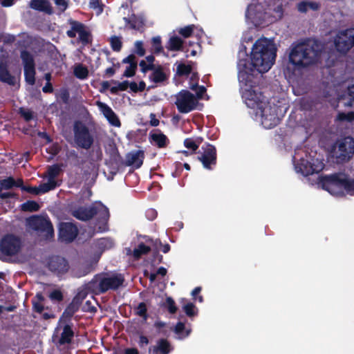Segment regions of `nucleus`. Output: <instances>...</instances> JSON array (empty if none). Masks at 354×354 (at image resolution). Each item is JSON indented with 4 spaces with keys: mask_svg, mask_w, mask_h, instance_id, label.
Here are the masks:
<instances>
[{
    "mask_svg": "<svg viewBox=\"0 0 354 354\" xmlns=\"http://www.w3.org/2000/svg\"><path fill=\"white\" fill-rule=\"evenodd\" d=\"M322 46L316 39H308L292 46L289 53V62L297 68L315 64L320 57Z\"/></svg>",
    "mask_w": 354,
    "mask_h": 354,
    "instance_id": "1",
    "label": "nucleus"
},
{
    "mask_svg": "<svg viewBox=\"0 0 354 354\" xmlns=\"http://www.w3.org/2000/svg\"><path fill=\"white\" fill-rule=\"evenodd\" d=\"M277 57V48L267 38L257 39L253 45L250 54V64L257 73L268 72L274 64Z\"/></svg>",
    "mask_w": 354,
    "mask_h": 354,
    "instance_id": "2",
    "label": "nucleus"
},
{
    "mask_svg": "<svg viewBox=\"0 0 354 354\" xmlns=\"http://www.w3.org/2000/svg\"><path fill=\"white\" fill-rule=\"evenodd\" d=\"M71 215L82 221H88L97 216L99 231L104 232L108 230L109 211L101 202H95L88 206H78L71 210Z\"/></svg>",
    "mask_w": 354,
    "mask_h": 354,
    "instance_id": "3",
    "label": "nucleus"
},
{
    "mask_svg": "<svg viewBox=\"0 0 354 354\" xmlns=\"http://www.w3.org/2000/svg\"><path fill=\"white\" fill-rule=\"evenodd\" d=\"M124 282V277L121 274H109L106 272H101L94 276L89 283V286L95 292L103 294L110 290H118Z\"/></svg>",
    "mask_w": 354,
    "mask_h": 354,
    "instance_id": "4",
    "label": "nucleus"
},
{
    "mask_svg": "<svg viewBox=\"0 0 354 354\" xmlns=\"http://www.w3.org/2000/svg\"><path fill=\"white\" fill-rule=\"evenodd\" d=\"M238 77L240 84L248 87L244 89L241 87L243 90L242 97H245L246 100L254 101L255 93L252 89V86L255 75L254 73L257 71L254 68H252V66L250 64V61L248 59H240L238 62Z\"/></svg>",
    "mask_w": 354,
    "mask_h": 354,
    "instance_id": "5",
    "label": "nucleus"
},
{
    "mask_svg": "<svg viewBox=\"0 0 354 354\" xmlns=\"http://www.w3.org/2000/svg\"><path fill=\"white\" fill-rule=\"evenodd\" d=\"M63 324L62 328V331L60 335L53 333L52 340L57 349L61 354H67L70 349V345L73 342L75 333L73 330V324L61 322L59 325Z\"/></svg>",
    "mask_w": 354,
    "mask_h": 354,
    "instance_id": "6",
    "label": "nucleus"
},
{
    "mask_svg": "<svg viewBox=\"0 0 354 354\" xmlns=\"http://www.w3.org/2000/svg\"><path fill=\"white\" fill-rule=\"evenodd\" d=\"M26 226L37 232H46V239L53 238L54 230L52 223L48 217L41 215H32L26 218Z\"/></svg>",
    "mask_w": 354,
    "mask_h": 354,
    "instance_id": "7",
    "label": "nucleus"
},
{
    "mask_svg": "<svg viewBox=\"0 0 354 354\" xmlns=\"http://www.w3.org/2000/svg\"><path fill=\"white\" fill-rule=\"evenodd\" d=\"M21 247V239L13 234L4 235L0 241V252L6 257H12L17 254Z\"/></svg>",
    "mask_w": 354,
    "mask_h": 354,
    "instance_id": "8",
    "label": "nucleus"
},
{
    "mask_svg": "<svg viewBox=\"0 0 354 354\" xmlns=\"http://www.w3.org/2000/svg\"><path fill=\"white\" fill-rule=\"evenodd\" d=\"M74 138L76 144L81 148L88 149L93 144V138L88 128L81 121H75L73 124Z\"/></svg>",
    "mask_w": 354,
    "mask_h": 354,
    "instance_id": "9",
    "label": "nucleus"
},
{
    "mask_svg": "<svg viewBox=\"0 0 354 354\" xmlns=\"http://www.w3.org/2000/svg\"><path fill=\"white\" fill-rule=\"evenodd\" d=\"M175 104L180 113H187L196 108L198 100L189 91L182 90L176 95Z\"/></svg>",
    "mask_w": 354,
    "mask_h": 354,
    "instance_id": "10",
    "label": "nucleus"
},
{
    "mask_svg": "<svg viewBox=\"0 0 354 354\" xmlns=\"http://www.w3.org/2000/svg\"><path fill=\"white\" fill-rule=\"evenodd\" d=\"M346 180V176L342 173L321 176L319 178L322 188L330 193L336 187L344 188Z\"/></svg>",
    "mask_w": 354,
    "mask_h": 354,
    "instance_id": "11",
    "label": "nucleus"
},
{
    "mask_svg": "<svg viewBox=\"0 0 354 354\" xmlns=\"http://www.w3.org/2000/svg\"><path fill=\"white\" fill-rule=\"evenodd\" d=\"M354 46V30L346 29L337 35L335 39L336 50L346 54Z\"/></svg>",
    "mask_w": 354,
    "mask_h": 354,
    "instance_id": "12",
    "label": "nucleus"
},
{
    "mask_svg": "<svg viewBox=\"0 0 354 354\" xmlns=\"http://www.w3.org/2000/svg\"><path fill=\"white\" fill-rule=\"evenodd\" d=\"M203 152L198 156L203 167L208 170H212L217 162V153L216 147L211 145L207 144L205 147H202Z\"/></svg>",
    "mask_w": 354,
    "mask_h": 354,
    "instance_id": "13",
    "label": "nucleus"
},
{
    "mask_svg": "<svg viewBox=\"0 0 354 354\" xmlns=\"http://www.w3.org/2000/svg\"><path fill=\"white\" fill-rule=\"evenodd\" d=\"M339 155L337 158L339 162H347L354 156V138L346 136L340 142L338 146Z\"/></svg>",
    "mask_w": 354,
    "mask_h": 354,
    "instance_id": "14",
    "label": "nucleus"
},
{
    "mask_svg": "<svg viewBox=\"0 0 354 354\" xmlns=\"http://www.w3.org/2000/svg\"><path fill=\"white\" fill-rule=\"evenodd\" d=\"M69 268L68 261L62 257L54 255L50 257L48 259V270L57 276H62L66 274L68 271Z\"/></svg>",
    "mask_w": 354,
    "mask_h": 354,
    "instance_id": "15",
    "label": "nucleus"
},
{
    "mask_svg": "<svg viewBox=\"0 0 354 354\" xmlns=\"http://www.w3.org/2000/svg\"><path fill=\"white\" fill-rule=\"evenodd\" d=\"M77 227L72 223H61L59 227V238L66 243L73 242L78 234Z\"/></svg>",
    "mask_w": 354,
    "mask_h": 354,
    "instance_id": "16",
    "label": "nucleus"
},
{
    "mask_svg": "<svg viewBox=\"0 0 354 354\" xmlns=\"http://www.w3.org/2000/svg\"><path fill=\"white\" fill-rule=\"evenodd\" d=\"M277 107L264 108L262 110L261 122L266 129H272L279 122V118L276 113Z\"/></svg>",
    "mask_w": 354,
    "mask_h": 354,
    "instance_id": "17",
    "label": "nucleus"
},
{
    "mask_svg": "<svg viewBox=\"0 0 354 354\" xmlns=\"http://www.w3.org/2000/svg\"><path fill=\"white\" fill-rule=\"evenodd\" d=\"M81 303L82 301L80 298L75 297L64 310L59 319V324L61 322L72 323V317L79 310Z\"/></svg>",
    "mask_w": 354,
    "mask_h": 354,
    "instance_id": "18",
    "label": "nucleus"
},
{
    "mask_svg": "<svg viewBox=\"0 0 354 354\" xmlns=\"http://www.w3.org/2000/svg\"><path fill=\"white\" fill-rule=\"evenodd\" d=\"M97 105L104 116L112 126L116 127L121 126L120 119L109 105L100 101L97 102Z\"/></svg>",
    "mask_w": 354,
    "mask_h": 354,
    "instance_id": "19",
    "label": "nucleus"
},
{
    "mask_svg": "<svg viewBox=\"0 0 354 354\" xmlns=\"http://www.w3.org/2000/svg\"><path fill=\"white\" fill-rule=\"evenodd\" d=\"M145 153L142 150L132 151L126 155L125 166L139 169L143 164Z\"/></svg>",
    "mask_w": 354,
    "mask_h": 354,
    "instance_id": "20",
    "label": "nucleus"
},
{
    "mask_svg": "<svg viewBox=\"0 0 354 354\" xmlns=\"http://www.w3.org/2000/svg\"><path fill=\"white\" fill-rule=\"evenodd\" d=\"M173 350L171 343L165 338L157 340L156 345L149 348V352L153 354H169Z\"/></svg>",
    "mask_w": 354,
    "mask_h": 354,
    "instance_id": "21",
    "label": "nucleus"
},
{
    "mask_svg": "<svg viewBox=\"0 0 354 354\" xmlns=\"http://www.w3.org/2000/svg\"><path fill=\"white\" fill-rule=\"evenodd\" d=\"M122 63L129 64V66L124 71L123 76L126 77H133L136 75L138 68V61L136 56L133 54H130L122 60Z\"/></svg>",
    "mask_w": 354,
    "mask_h": 354,
    "instance_id": "22",
    "label": "nucleus"
},
{
    "mask_svg": "<svg viewBox=\"0 0 354 354\" xmlns=\"http://www.w3.org/2000/svg\"><path fill=\"white\" fill-rule=\"evenodd\" d=\"M106 165L113 170V174H116L119 171L121 167L125 166V160H123L118 151L111 153L109 160L106 162Z\"/></svg>",
    "mask_w": 354,
    "mask_h": 354,
    "instance_id": "23",
    "label": "nucleus"
},
{
    "mask_svg": "<svg viewBox=\"0 0 354 354\" xmlns=\"http://www.w3.org/2000/svg\"><path fill=\"white\" fill-rule=\"evenodd\" d=\"M150 142L158 148H165L169 143L167 137L159 129H156L154 132L149 133Z\"/></svg>",
    "mask_w": 354,
    "mask_h": 354,
    "instance_id": "24",
    "label": "nucleus"
},
{
    "mask_svg": "<svg viewBox=\"0 0 354 354\" xmlns=\"http://www.w3.org/2000/svg\"><path fill=\"white\" fill-rule=\"evenodd\" d=\"M0 81L10 86L15 84V77L9 71L6 62H0Z\"/></svg>",
    "mask_w": 354,
    "mask_h": 354,
    "instance_id": "25",
    "label": "nucleus"
},
{
    "mask_svg": "<svg viewBox=\"0 0 354 354\" xmlns=\"http://www.w3.org/2000/svg\"><path fill=\"white\" fill-rule=\"evenodd\" d=\"M30 7L35 10L44 12L48 15L53 13V8L48 0H31Z\"/></svg>",
    "mask_w": 354,
    "mask_h": 354,
    "instance_id": "26",
    "label": "nucleus"
},
{
    "mask_svg": "<svg viewBox=\"0 0 354 354\" xmlns=\"http://www.w3.org/2000/svg\"><path fill=\"white\" fill-rule=\"evenodd\" d=\"M152 71L153 72L149 76L151 82L155 84H160L167 80L168 75L163 71V68L161 66H155Z\"/></svg>",
    "mask_w": 354,
    "mask_h": 354,
    "instance_id": "27",
    "label": "nucleus"
},
{
    "mask_svg": "<svg viewBox=\"0 0 354 354\" xmlns=\"http://www.w3.org/2000/svg\"><path fill=\"white\" fill-rule=\"evenodd\" d=\"M183 40L178 36H172L168 40L165 47L170 51L183 50Z\"/></svg>",
    "mask_w": 354,
    "mask_h": 354,
    "instance_id": "28",
    "label": "nucleus"
},
{
    "mask_svg": "<svg viewBox=\"0 0 354 354\" xmlns=\"http://www.w3.org/2000/svg\"><path fill=\"white\" fill-rule=\"evenodd\" d=\"M69 24L71 25V29L66 31V35L70 38H75L77 34H80L81 30L86 28V26L78 21L70 19Z\"/></svg>",
    "mask_w": 354,
    "mask_h": 354,
    "instance_id": "29",
    "label": "nucleus"
},
{
    "mask_svg": "<svg viewBox=\"0 0 354 354\" xmlns=\"http://www.w3.org/2000/svg\"><path fill=\"white\" fill-rule=\"evenodd\" d=\"M45 301V297L41 292H37L35 297L32 299V310L34 312L41 314L45 307L43 304Z\"/></svg>",
    "mask_w": 354,
    "mask_h": 354,
    "instance_id": "30",
    "label": "nucleus"
},
{
    "mask_svg": "<svg viewBox=\"0 0 354 354\" xmlns=\"http://www.w3.org/2000/svg\"><path fill=\"white\" fill-rule=\"evenodd\" d=\"M319 8V4L314 1H302L297 4V10L301 13H306L309 10H317Z\"/></svg>",
    "mask_w": 354,
    "mask_h": 354,
    "instance_id": "31",
    "label": "nucleus"
},
{
    "mask_svg": "<svg viewBox=\"0 0 354 354\" xmlns=\"http://www.w3.org/2000/svg\"><path fill=\"white\" fill-rule=\"evenodd\" d=\"M20 57L23 62L24 68L35 67V62L33 55L28 50L21 51Z\"/></svg>",
    "mask_w": 354,
    "mask_h": 354,
    "instance_id": "32",
    "label": "nucleus"
},
{
    "mask_svg": "<svg viewBox=\"0 0 354 354\" xmlns=\"http://www.w3.org/2000/svg\"><path fill=\"white\" fill-rule=\"evenodd\" d=\"M124 20L130 25V28L131 29L136 30H141L144 26L145 23L142 18L138 17L136 15H133L130 18H124Z\"/></svg>",
    "mask_w": 354,
    "mask_h": 354,
    "instance_id": "33",
    "label": "nucleus"
},
{
    "mask_svg": "<svg viewBox=\"0 0 354 354\" xmlns=\"http://www.w3.org/2000/svg\"><path fill=\"white\" fill-rule=\"evenodd\" d=\"M150 246L146 245L143 243H140L137 248H134L133 251V256L135 259H139L142 255H146L151 252Z\"/></svg>",
    "mask_w": 354,
    "mask_h": 354,
    "instance_id": "34",
    "label": "nucleus"
},
{
    "mask_svg": "<svg viewBox=\"0 0 354 354\" xmlns=\"http://www.w3.org/2000/svg\"><path fill=\"white\" fill-rule=\"evenodd\" d=\"M336 122H354V111H349L347 113L339 111L337 113L335 118Z\"/></svg>",
    "mask_w": 354,
    "mask_h": 354,
    "instance_id": "35",
    "label": "nucleus"
},
{
    "mask_svg": "<svg viewBox=\"0 0 354 354\" xmlns=\"http://www.w3.org/2000/svg\"><path fill=\"white\" fill-rule=\"evenodd\" d=\"M73 73L77 78L80 80H85L88 76V70L83 64H79L75 66Z\"/></svg>",
    "mask_w": 354,
    "mask_h": 354,
    "instance_id": "36",
    "label": "nucleus"
},
{
    "mask_svg": "<svg viewBox=\"0 0 354 354\" xmlns=\"http://www.w3.org/2000/svg\"><path fill=\"white\" fill-rule=\"evenodd\" d=\"M26 82L31 86L35 84V67L24 68Z\"/></svg>",
    "mask_w": 354,
    "mask_h": 354,
    "instance_id": "37",
    "label": "nucleus"
},
{
    "mask_svg": "<svg viewBox=\"0 0 354 354\" xmlns=\"http://www.w3.org/2000/svg\"><path fill=\"white\" fill-rule=\"evenodd\" d=\"M58 186H59V184L55 179L48 178L47 183L40 184V189L41 190L42 194H45L49 191L55 189Z\"/></svg>",
    "mask_w": 354,
    "mask_h": 354,
    "instance_id": "38",
    "label": "nucleus"
},
{
    "mask_svg": "<svg viewBox=\"0 0 354 354\" xmlns=\"http://www.w3.org/2000/svg\"><path fill=\"white\" fill-rule=\"evenodd\" d=\"M79 41L84 46L88 45L92 42V35L91 32L87 30L86 26L80 32Z\"/></svg>",
    "mask_w": 354,
    "mask_h": 354,
    "instance_id": "39",
    "label": "nucleus"
},
{
    "mask_svg": "<svg viewBox=\"0 0 354 354\" xmlns=\"http://www.w3.org/2000/svg\"><path fill=\"white\" fill-rule=\"evenodd\" d=\"M62 166V164H54L49 166L47 170L48 178L55 179V178L61 173Z\"/></svg>",
    "mask_w": 354,
    "mask_h": 354,
    "instance_id": "40",
    "label": "nucleus"
},
{
    "mask_svg": "<svg viewBox=\"0 0 354 354\" xmlns=\"http://www.w3.org/2000/svg\"><path fill=\"white\" fill-rule=\"evenodd\" d=\"M39 208V205L35 201H27L21 205V210L24 212H37Z\"/></svg>",
    "mask_w": 354,
    "mask_h": 354,
    "instance_id": "41",
    "label": "nucleus"
},
{
    "mask_svg": "<svg viewBox=\"0 0 354 354\" xmlns=\"http://www.w3.org/2000/svg\"><path fill=\"white\" fill-rule=\"evenodd\" d=\"M111 49L115 52H120L122 48V41L120 37L113 35L109 39Z\"/></svg>",
    "mask_w": 354,
    "mask_h": 354,
    "instance_id": "42",
    "label": "nucleus"
},
{
    "mask_svg": "<svg viewBox=\"0 0 354 354\" xmlns=\"http://www.w3.org/2000/svg\"><path fill=\"white\" fill-rule=\"evenodd\" d=\"M151 44L153 53L160 54L163 52L161 37L160 36L153 37L151 39Z\"/></svg>",
    "mask_w": 354,
    "mask_h": 354,
    "instance_id": "43",
    "label": "nucleus"
},
{
    "mask_svg": "<svg viewBox=\"0 0 354 354\" xmlns=\"http://www.w3.org/2000/svg\"><path fill=\"white\" fill-rule=\"evenodd\" d=\"M189 88L196 92V98L201 100L203 98V95L206 93L207 89L204 86H199L197 82L192 84Z\"/></svg>",
    "mask_w": 354,
    "mask_h": 354,
    "instance_id": "44",
    "label": "nucleus"
},
{
    "mask_svg": "<svg viewBox=\"0 0 354 354\" xmlns=\"http://www.w3.org/2000/svg\"><path fill=\"white\" fill-rule=\"evenodd\" d=\"M135 313L137 315L147 320L148 318L147 307L145 302H140L135 308Z\"/></svg>",
    "mask_w": 354,
    "mask_h": 354,
    "instance_id": "45",
    "label": "nucleus"
},
{
    "mask_svg": "<svg viewBox=\"0 0 354 354\" xmlns=\"http://www.w3.org/2000/svg\"><path fill=\"white\" fill-rule=\"evenodd\" d=\"M113 83L118 84V86H112L110 88V92L114 95L118 94L120 91H126L129 87V81H127V80H124L122 82H118L114 81Z\"/></svg>",
    "mask_w": 354,
    "mask_h": 354,
    "instance_id": "46",
    "label": "nucleus"
},
{
    "mask_svg": "<svg viewBox=\"0 0 354 354\" xmlns=\"http://www.w3.org/2000/svg\"><path fill=\"white\" fill-rule=\"evenodd\" d=\"M192 68L190 65L183 63L179 64L176 68V73L179 76L189 75L192 73Z\"/></svg>",
    "mask_w": 354,
    "mask_h": 354,
    "instance_id": "47",
    "label": "nucleus"
},
{
    "mask_svg": "<svg viewBox=\"0 0 354 354\" xmlns=\"http://www.w3.org/2000/svg\"><path fill=\"white\" fill-rule=\"evenodd\" d=\"M199 145L200 142H197L192 138H188L184 140V146L192 152H195L198 149Z\"/></svg>",
    "mask_w": 354,
    "mask_h": 354,
    "instance_id": "48",
    "label": "nucleus"
},
{
    "mask_svg": "<svg viewBox=\"0 0 354 354\" xmlns=\"http://www.w3.org/2000/svg\"><path fill=\"white\" fill-rule=\"evenodd\" d=\"M58 100L62 101L64 104H68L70 99V93L66 88H62L57 94Z\"/></svg>",
    "mask_w": 354,
    "mask_h": 354,
    "instance_id": "49",
    "label": "nucleus"
},
{
    "mask_svg": "<svg viewBox=\"0 0 354 354\" xmlns=\"http://www.w3.org/2000/svg\"><path fill=\"white\" fill-rule=\"evenodd\" d=\"M162 306L166 308L170 314H175L178 309L174 300L170 297L166 298Z\"/></svg>",
    "mask_w": 354,
    "mask_h": 354,
    "instance_id": "50",
    "label": "nucleus"
},
{
    "mask_svg": "<svg viewBox=\"0 0 354 354\" xmlns=\"http://www.w3.org/2000/svg\"><path fill=\"white\" fill-rule=\"evenodd\" d=\"M146 50L144 48V44L142 41H136L134 43V48L133 49V55H137L139 57H142L145 55Z\"/></svg>",
    "mask_w": 354,
    "mask_h": 354,
    "instance_id": "51",
    "label": "nucleus"
},
{
    "mask_svg": "<svg viewBox=\"0 0 354 354\" xmlns=\"http://www.w3.org/2000/svg\"><path fill=\"white\" fill-rule=\"evenodd\" d=\"M183 308L186 315L189 317H192L197 315V309L193 303H187L183 306Z\"/></svg>",
    "mask_w": 354,
    "mask_h": 354,
    "instance_id": "52",
    "label": "nucleus"
},
{
    "mask_svg": "<svg viewBox=\"0 0 354 354\" xmlns=\"http://www.w3.org/2000/svg\"><path fill=\"white\" fill-rule=\"evenodd\" d=\"M194 28H195V25H194V24L188 25L183 28H180L178 30V32L184 38H188L192 35Z\"/></svg>",
    "mask_w": 354,
    "mask_h": 354,
    "instance_id": "53",
    "label": "nucleus"
},
{
    "mask_svg": "<svg viewBox=\"0 0 354 354\" xmlns=\"http://www.w3.org/2000/svg\"><path fill=\"white\" fill-rule=\"evenodd\" d=\"M15 185V180L13 177L10 176L7 178L0 180V187L4 189H10Z\"/></svg>",
    "mask_w": 354,
    "mask_h": 354,
    "instance_id": "54",
    "label": "nucleus"
},
{
    "mask_svg": "<svg viewBox=\"0 0 354 354\" xmlns=\"http://www.w3.org/2000/svg\"><path fill=\"white\" fill-rule=\"evenodd\" d=\"M346 97H351L354 100V84L348 86L346 90L341 95H339V101L345 100Z\"/></svg>",
    "mask_w": 354,
    "mask_h": 354,
    "instance_id": "55",
    "label": "nucleus"
},
{
    "mask_svg": "<svg viewBox=\"0 0 354 354\" xmlns=\"http://www.w3.org/2000/svg\"><path fill=\"white\" fill-rule=\"evenodd\" d=\"M52 301L61 302L64 299V295L60 290H53L48 295Z\"/></svg>",
    "mask_w": 354,
    "mask_h": 354,
    "instance_id": "56",
    "label": "nucleus"
},
{
    "mask_svg": "<svg viewBox=\"0 0 354 354\" xmlns=\"http://www.w3.org/2000/svg\"><path fill=\"white\" fill-rule=\"evenodd\" d=\"M19 113L26 122H29L33 118V112L30 110H25L24 108H20Z\"/></svg>",
    "mask_w": 354,
    "mask_h": 354,
    "instance_id": "57",
    "label": "nucleus"
},
{
    "mask_svg": "<svg viewBox=\"0 0 354 354\" xmlns=\"http://www.w3.org/2000/svg\"><path fill=\"white\" fill-rule=\"evenodd\" d=\"M140 71L143 73H146L149 71H152L155 68L154 64H149L145 60H141L139 63Z\"/></svg>",
    "mask_w": 354,
    "mask_h": 354,
    "instance_id": "58",
    "label": "nucleus"
},
{
    "mask_svg": "<svg viewBox=\"0 0 354 354\" xmlns=\"http://www.w3.org/2000/svg\"><path fill=\"white\" fill-rule=\"evenodd\" d=\"M344 189L348 194H354V179H348L346 178Z\"/></svg>",
    "mask_w": 354,
    "mask_h": 354,
    "instance_id": "59",
    "label": "nucleus"
},
{
    "mask_svg": "<svg viewBox=\"0 0 354 354\" xmlns=\"http://www.w3.org/2000/svg\"><path fill=\"white\" fill-rule=\"evenodd\" d=\"M22 190L35 195H39L40 194H42L41 190L40 189V185L38 187L31 186L22 187Z\"/></svg>",
    "mask_w": 354,
    "mask_h": 354,
    "instance_id": "60",
    "label": "nucleus"
},
{
    "mask_svg": "<svg viewBox=\"0 0 354 354\" xmlns=\"http://www.w3.org/2000/svg\"><path fill=\"white\" fill-rule=\"evenodd\" d=\"M90 7L93 9L97 10V13L103 12V5L100 2V0H91L90 1Z\"/></svg>",
    "mask_w": 354,
    "mask_h": 354,
    "instance_id": "61",
    "label": "nucleus"
},
{
    "mask_svg": "<svg viewBox=\"0 0 354 354\" xmlns=\"http://www.w3.org/2000/svg\"><path fill=\"white\" fill-rule=\"evenodd\" d=\"M201 291V287H196L192 292V295L193 296V299L194 300L198 301L200 303H202L203 301V296L200 295L196 297Z\"/></svg>",
    "mask_w": 354,
    "mask_h": 354,
    "instance_id": "62",
    "label": "nucleus"
},
{
    "mask_svg": "<svg viewBox=\"0 0 354 354\" xmlns=\"http://www.w3.org/2000/svg\"><path fill=\"white\" fill-rule=\"evenodd\" d=\"M145 214L147 219L153 221L157 217L158 213L154 209H149L146 211Z\"/></svg>",
    "mask_w": 354,
    "mask_h": 354,
    "instance_id": "63",
    "label": "nucleus"
},
{
    "mask_svg": "<svg viewBox=\"0 0 354 354\" xmlns=\"http://www.w3.org/2000/svg\"><path fill=\"white\" fill-rule=\"evenodd\" d=\"M175 166H176V170H175V171L172 172V176L174 178H176V177L180 176L183 171L182 163L179 162H176L175 163Z\"/></svg>",
    "mask_w": 354,
    "mask_h": 354,
    "instance_id": "64",
    "label": "nucleus"
}]
</instances>
